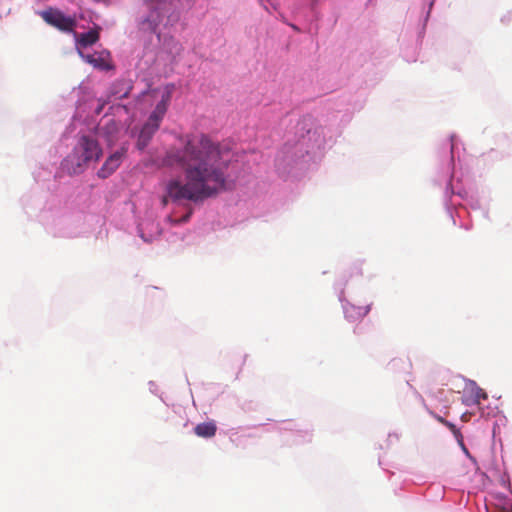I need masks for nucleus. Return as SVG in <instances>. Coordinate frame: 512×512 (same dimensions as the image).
<instances>
[{
	"instance_id": "f257e3e1",
	"label": "nucleus",
	"mask_w": 512,
	"mask_h": 512,
	"mask_svg": "<svg viewBox=\"0 0 512 512\" xmlns=\"http://www.w3.org/2000/svg\"><path fill=\"white\" fill-rule=\"evenodd\" d=\"M181 146L170 147L161 160L164 167L184 171L186 183L171 180L166 186L162 204L168 201H202L226 189L229 159L219 143L204 133L178 137Z\"/></svg>"
},
{
	"instance_id": "f03ea898",
	"label": "nucleus",
	"mask_w": 512,
	"mask_h": 512,
	"mask_svg": "<svg viewBox=\"0 0 512 512\" xmlns=\"http://www.w3.org/2000/svg\"><path fill=\"white\" fill-rule=\"evenodd\" d=\"M102 155L98 141L90 135H82L72 153L64 159L63 166L69 174H80L90 163L98 162Z\"/></svg>"
},
{
	"instance_id": "7ed1b4c3",
	"label": "nucleus",
	"mask_w": 512,
	"mask_h": 512,
	"mask_svg": "<svg viewBox=\"0 0 512 512\" xmlns=\"http://www.w3.org/2000/svg\"><path fill=\"white\" fill-rule=\"evenodd\" d=\"M171 100V91L167 90L161 98V101L156 105L155 109L150 114L148 120L143 125L136 146L139 150H144L150 143L152 137L160 127L168 106Z\"/></svg>"
},
{
	"instance_id": "20e7f679",
	"label": "nucleus",
	"mask_w": 512,
	"mask_h": 512,
	"mask_svg": "<svg viewBox=\"0 0 512 512\" xmlns=\"http://www.w3.org/2000/svg\"><path fill=\"white\" fill-rule=\"evenodd\" d=\"M42 19L62 32H74L76 20L73 17L66 16L62 11L55 8H48L40 12Z\"/></svg>"
},
{
	"instance_id": "39448f33",
	"label": "nucleus",
	"mask_w": 512,
	"mask_h": 512,
	"mask_svg": "<svg viewBox=\"0 0 512 512\" xmlns=\"http://www.w3.org/2000/svg\"><path fill=\"white\" fill-rule=\"evenodd\" d=\"M126 150L122 148L111 154L104 162L102 167L98 170L97 175L99 178L106 179L112 175L122 163Z\"/></svg>"
},
{
	"instance_id": "423d86ee",
	"label": "nucleus",
	"mask_w": 512,
	"mask_h": 512,
	"mask_svg": "<svg viewBox=\"0 0 512 512\" xmlns=\"http://www.w3.org/2000/svg\"><path fill=\"white\" fill-rule=\"evenodd\" d=\"M80 56L89 64H91L94 68L100 70H110L112 65L109 60V52H101L94 54H83L79 51Z\"/></svg>"
},
{
	"instance_id": "0eeeda50",
	"label": "nucleus",
	"mask_w": 512,
	"mask_h": 512,
	"mask_svg": "<svg viewBox=\"0 0 512 512\" xmlns=\"http://www.w3.org/2000/svg\"><path fill=\"white\" fill-rule=\"evenodd\" d=\"M100 27L89 30L86 33H74L76 39V47L86 48L94 45L99 40Z\"/></svg>"
},
{
	"instance_id": "6e6552de",
	"label": "nucleus",
	"mask_w": 512,
	"mask_h": 512,
	"mask_svg": "<svg viewBox=\"0 0 512 512\" xmlns=\"http://www.w3.org/2000/svg\"><path fill=\"white\" fill-rule=\"evenodd\" d=\"M466 392L469 394L465 400L466 404H479L481 400H485L488 397L487 393L474 381H470V383L467 385Z\"/></svg>"
},
{
	"instance_id": "1a4fd4ad",
	"label": "nucleus",
	"mask_w": 512,
	"mask_h": 512,
	"mask_svg": "<svg viewBox=\"0 0 512 512\" xmlns=\"http://www.w3.org/2000/svg\"><path fill=\"white\" fill-rule=\"evenodd\" d=\"M370 311V305L355 306L354 304H348L345 307V315L348 319L357 320L366 316Z\"/></svg>"
},
{
	"instance_id": "9d476101",
	"label": "nucleus",
	"mask_w": 512,
	"mask_h": 512,
	"mask_svg": "<svg viewBox=\"0 0 512 512\" xmlns=\"http://www.w3.org/2000/svg\"><path fill=\"white\" fill-rule=\"evenodd\" d=\"M217 427L213 421L199 423L195 426L194 432L202 438H211L216 434Z\"/></svg>"
},
{
	"instance_id": "9b49d317",
	"label": "nucleus",
	"mask_w": 512,
	"mask_h": 512,
	"mask_svg": "<svg viewBox=\"0 0 512 512\" xmlns=\"http://www.w3.org/2000/svg\"><path fill=\"white\" fill-rule=\"evenodd\" d=\"M160 23V16L157 12H152L149 17L142 21L141 26L144 30L154 32Z\"/></svg>"
},
{
	"instance_id": "f8f14e48",
	"label": "nucleus",
	"mask_w": 512,
	"mask_h": 512,
	"mask_svg": "<svg viewBox=\"0 0 512 512\" xmlns=\"http://www.w3.org/2000/svg\"><path fill=\"white\" fill-rule=\"evenodd\" d=\"M430 414H431V415H432V416H433V417H434L438 422H440V423H441V424H443V425H445V423H447V422H448L445 418L441 417L440 415L435 414L434 412H430Z\"/></svg>"
},
{
	"instance_id": "ddd939ff",
	"label": "nucleus",
	"mask_w": 512,
	"mask_h": 512,
	"mask_svg": "<svg viewBox=\"0 0 512 512\" xmlns=\"http://www.w3.org/2000/svg\"><path fill=\"white\" fill-rule=\"evenodd\" d=\"M192 214V210H190L186 215H184L180 220H177L176 223H185L187 222Z\"/></svg>"
},
{
	"instance_id": "4468645a",
	"label": "nucleus",
	"mask_w": 512,
	"mask_h": 512,
	"mask_svg": "<svg viewBox=\"0 0 512 512\" xmlns=\"http://www.w3.org/2000/svg\"><path fill=\"white\" fill-rule=\"evenodd\" d=\"M453 435L459 440L462 441V434L458 428L456 430L452 431Z\"/></svg>"
},
{
	"instance_id": "2eb2a0df",
	"label": "nucleus",
	"mask_w": 512,
	"mask_h": 512,
	"mask_svg": "<svg viewBox=\"0 0 512 512\" xmlns=\"http://www.w3.org/2000/svg\"><path fill=\"white\" fill-rule=\"evenodd\" d=\"M445 426H446V427H447L451 432H452V431H454V430H456V428H457L453 423H451V422H449V421H448L447 423H445Z\"/></svg>"
},
{
	"instance_id": "dca6fc26",
	"label": "nucleus",
	"mask_w": 512,
	"mask_h": 512,
	"mask_svg": "<svg viewBox=\"0 0 512 512\" xmlns=\"http://www.w3.org/2000/svg\"><path fill=\"white\" fill-rule=\"evenodd\" d=\"M127 95H128V90L124 94H122L119 98L127 97Z\"/></svg>"
},
{
	"instance_id": "f3484780",
	"label": "nucleus",
	"mask_w": 512,
	"mask_h": 512,
	"mask_svg": "<svg viewBox=\"0 0 512 512\" xmlns=\"http://www.w3.org/2000/svg\"><path fill=\"white\" fill-rule=\"evenodd\" d=\"M462 419H463V420H466V419H467L466 414H463V415H462Z\"/></svg>"
}]
</instances>
